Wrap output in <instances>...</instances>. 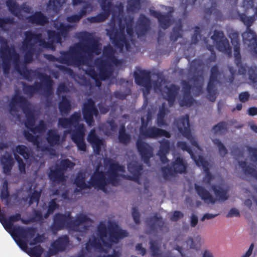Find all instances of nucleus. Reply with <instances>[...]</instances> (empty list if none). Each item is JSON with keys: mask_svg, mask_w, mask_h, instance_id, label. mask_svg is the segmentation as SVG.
Listing matches in <instances>:
<instances>
[{"mask_svg": "<svg viewBox=\"0 0 257 257\" xmlns=\"http://www.w3.org/2000/svg\"><path fill=\"white\" fill-rule=\"evenodd\" d=\"M23 135L25 139L29 142L32 143L34 145H38L39 143L38 136H34L28 131H24Z\"/></svg>", "mask_w": 257, "mask_h": 257, "instance_id": "338daca9", "label": "nucleus"}, {"mask_svg": "<svg viewBox=\"0 0 257 257\" xmlns=\"http://www.w3.org/2000/svg\"><path fill=\"white\" fill-rule=\"evenodd\" d=\"M87 140L91 145L94 153L96 155H100L101 152V147L105 145L104 140L100 138L97 136L94 128L90 130Z\"/></svg>", "mask_w": 257, "mask_h": 257, "instance_id": "412c9836", "label": "nucleus"}, {"mask_svg": "<svg viewBox=\"0 0 257 257\" xmlns=\"http://www.w3.org/2000/svg\"><path fill=\"white\" fill-rule=\"evenodd\" d=\"M174 124L177 127L179 132L190 142L192 146L196 147H198L197 141L192 136L190 129L189 116L188 114H185L175 119Z\"/></svg>", "mask_w": 257, "mask_h": 257, "instance_id": "9b49d317", "label": "nucleus"}, {"mask_svg": "<svg viewBox=\"0 0 257 257\" xmlns=\"http://www.w3.org/2000/svg\"><path fill=\"white\" fill-rule=\"evenodd\" d=\"M242 39L244 43H247L251 53L257 55V35L251 29H247L242 34Z\"/></svg>", "mask_w": 257, "mask_h": 257, "instance_id": "a878e982", "label": "nucleus"}, {"mask_svg": "<svg viewBox=\"0 0 257 257\" xmlns=\"http://www.w3.org/2000/svg\"><path fill=\"white\" fill-rule=\"evenodd\" d=\"M44 78L45 87L42 90L43 95L45 98V105L50 107L52 104L53 86L54 81L51 76L47 74H40Z\"/></svg>", "mask_w": 257, "mask_h": 257, "instance_id": "6ab92c4d", "label": "nucleus"}, {"mask_svg": "<svg viewBox=\"0 0 257 257\" xmlns=\"http://www.w3.org/2000/svg\"><path fill=\"white\" fill-rule=\"evenodd\" d=\"M58 108L62 115H67L72 108L70 100L66 95L62 96L61 100L59 102Z\"/></svg>", "mask_w": 257, "mask_h": 257, "instance_id": "4c0bfd02", "label": "nucleus"}, {"mask_svg": "<svg viewBox=\"0 0 257 257\" xmlns=\"http://www.w3.org/2000/svg\"><path fill=\"white\" fill-rule=\"evenodd\" d=\"M231 43L233 46L234 62L238 68V73L241 75H245L247 71L248 79L252 83H257V67H248L246 64H243L240 53V43L238 32H234L229 35Z\"/></svg>", "mask_w": 257, "mask_h": 257, "instance_id": "423d86ee", "label": "nucleus"}, {"mask_svg": "<svg viewBox=\"0 0 257 257\" xmlns=\"http://www.w3.org/2000/svg\"><path fill=\"white\" fill-rule=\"evenodd\" d=\"M183 29L181 23L176 24L173 28L170 35V41L175 42L182 37Z\"/></svg>", "mask_w": 257, "mask_h": 257, "instance_id": "a19ab883", "label": "nucleus"}, {"mask_svg": "<svg viewBox=\"0 0 257 257\" xmlns=\"http://www.w3.org/2000/svg\"><path fill=\"white\" fill-rule=\"evenodd\" d=\"M220 75L218 66L213 65L210 69V74L207 86V97L211 101H214L216 98V84L219 82L218 77Z\"/></svg>", "mask_w": 257, "mask_h": 257, "instance_id": "f8f14e48", "label": "nucleus"}, {"mask_svg": "<svg viewBox=\"0 0 257 257\" xmlns=\"http://www.w3.org/2000/svg\"><path fill=\"white\" fill-rule=\"evenodd\" d=\"M86 173L84 171H79L74 179V183L75 185L82 190L85 189L90 188V184L85 182Z\"/></svg>", "mask_w": 257, "mask_h": 257, "instance_id": "c9c22d12", "label": "nucleus"}, {"mask_svg": "<svg viewBox=\"0 0 257 257\" xmlns=\"http://www.w3.org/2000/svg\"><path fill=\"white\" fill-rule=\"evenodd\" d=\"M141 9L140 0H128L127 10L128 12H135Z\"/></svg>", "mask_w": 257, "mask_h": 257, "instance_id": "5fc2aeb1", "label": "nucleus"}, {"mask_svg": "<svg viewBox=\"0 0 257 257\" xmlns=\"http://www.w3.org/2000/svg\"><path fill=\"white\" fill-rule=\"evenodd\" d=\"M100 6L103 12L98 14L96 16L88 18L91 23H101L104 22L110 15L114 13V8H116L119 11L122 10L123 6L121 4L115 6L111 1L99 0Z\"/></svg>", "mask_w": 257, "mask_h": 257, "instance_id": "9d476101", "label": "nucleus"}, {"mask_svg": "<svg viewBox=\"0 0 257 257\" xmlns=\"http://www.w3.org/2000/svg\"><path fill=\"white\" fill-rule=\"evenodd\" d=\"M14 157L18 164V168L20 172L22 174L26 173V164L23 159L19 156V155L14 153Z\"/></svg>", "mask_w": 257, "mask_h": 257, "instance_id": "774afa93", "label": "nucleus"}, {"mask_svg": "<svg viewBox=\"0 0 257 257\" xmlns=\"http://www.w3.org/2000/svg\"><path fill=\"white\" fill-rule=\"evenodd\" d=\"M150 244L152 255L153 257H161V253L160 251V248L158 246L157 242L151 240L150 241Z\"/></svg>", "mask_w": 257, "mask_h": 257, "instance_id": "680f3d73", "label": "nucleus"}, {"mask_svg": "<svg viewBox=\"0 0 257 257\" xmlns=\"http://www.w3.org/2000/svg\"><path fill=\"white\" fill-rule=\"evenodd\" d=\"M107 35L116 48L121 51L125 46L127 51L130 50L131 45L125 34L124 25H120L119 29L113 26L107 30Z\"/></svg>", "mask_w": 257, "mask_h": 257, "instance_id": "6e6552de", "label": "nucleus"}, {"mask_svg": "<svg viewBox=\"0 0 257 257\" xmlns=\"http://www.w3.org/2000/svg\"><path fill=\"white\" fill-rule=\"evenodd\" d=\"M91 247L98 249H102V245L100 242V240L98 238L93 237L91 240L89 239L86 243L85 248L87 251H89Z\"/></svg>", "mask_w": 257, "mask_h": 257, "instance_id": "3c124183", "label": "nucleus"}, {"mask_svg": "<svg viewBox=\"0 0 257 257\" xmlns=\"http://www.w3.org/2000/svg\"><path fill=\"white\" fill-rule=\"evenodd\" d=\"M95 64L99 70V80H105L109 78L112 74V69L110 65L105 60L96 59Z\"/></svg>", "mask_w": 257, "mask_h": 257, "instance_id": "393cba45", "label": "nucleus"}, {"mask_svg": "<svg viewBox=\"0 0 257 257\" xmlns=\"http://www.w3.org/2000/svg\"><path fill=\"white\" fill-rule=\"evenodd\" d=\"M83 70L84 71L85 74L91 77L95 81L97 86H100L101 82L99 80L98 74L95 71L93 66L89 65L87 69H83Z\"/></svg>", "mask_w": 257, "mask_h": 257, "instance_id": "09e8293b", "label": "nucleus"}, {"mask_svg": "<svg viewBox=\"0 0 257 257\" xmlns=\"http://www.w3.org/2000/svg\"><path fill=\"white\" fill-rule=\"evenodd\" d=\"M191 85L187 81L183 82L182 98L179 101V104L181 106H191L194 102V99L191 95Z\"/></svg>", "mask_w": 257, "mask_h": 257, "instance_id": "bb28decb", "label": "nucleus"}, {"mask_svg": "<svg viewBox=\"0 0 257 257\" xmlns=\"http://www.w3.org/2000/svg\"><path fill=\"white\" fill-rule=\"evenodd\" d=\"M60 139V136L58 134L57 130L50 129L48 131L46 140L50 146L54 147L59 144Z\"/></svg>", "mask_w": 257, "mask_h": 257, "instance_id": "e433bc0d", "label": "nucleus"}, {"mask_svg": "<svg viewBox=\"0 0 257 257\" xmlns=\"http://www.w3.org/2000/svg\"><path fill=\"white\" fill-rule=\"evenodd\" d=\"M44 249L40 245L30 248L28 253L31 257H41Z\"/></svg>", "mask_w": 257, "mask_h": 257, "instance_id": "13d9d810", "label": "nucleus"}, {"mask_svg": "<svg viewBox=\"0 0 257 257\" xmlns=\"http://www.w3.org/2000/svg\"><path fill=\"white\" fill-rule=\"evenodd\" d=\"M84 126L83 124H79L77 128H75L71 135V139L74 143L84 140Z\"/></svg>", "mask_w": 257, "mask_h": 257, "instance_id": "79ce46f5", "label": "nucleus"}, {"mask_svg": "<svg viewBox=\"0 0 257 257\" xmlns=\"http://www.w3.org/2000/svg\"><path fill=\"white\" fill-rule=\"evenodd\" d=\"M78 38L82 42L71 47L69 51H62L60 57H56L52 54H47L45 55V58L50 61L79 67L86 64L87 59L86 56L79 53L80 51L89 57L93 54L98 55L100 54V44L92 33L86 31L81 32L79 33Z\"/></svg>", "mask_w": 257, "mask_h": 257, "instance_id": "f257e3e1", "label": "nucleus"}, {"mask_svg": "<svg viewBox=\"0 0 257 257\" xmlns=\"http://www.w3.org/2000/svg\"><path fill=\"white\" fill-rule=\"evenodd\" d=\"M140 136L145 139H157L162 136L167 138L171 137V134L169 132L156 126L149 127L141 134Z\"/></svg>", "mask_w": 257, "mask_h": 257, "instance_id": "4be33fe9", "label": "nucleus"}, {"mask_svg": "<svg viewBox=\"0 0 257 257\" xmlns=\"http://www.w3.org/2000/svg\"><path fill=\"white\" fill-rule=\"evenodd\" d=\"M118 138L119 142L124 145L129 144L131 141V136L126 133L124 125H122L119 128Z\"/></svg>", "mask_w": 257, "mask_h": 257, "instance_id": "de8ad7c7", "label": "nucleus"}, {"mask_svg": "<svg viewBox=\"0 0 257 257\" xmlns=\"http://www.w3.org/2000/svg\"><path fill=\"white\" fill-rule=\"evenodd\" d=\"M215 44L216 49L218 51L224 53L228 55V56H231V48L230 46L229 41L226 37L223 38V39L219 41L216 43Z\"/></svg>", "mask_w": 257, "mask_h": 257, "instance_id": "58836bf2", "label": "nucleus"}, {"mask_svg": "<svg viewBox=\"0 0 257 257\" xmlns=\"http://www.w3.org/2000/svg\"><path fill=\"white\" fill-rule=\"evenodd\" d=\"M135 81L136 83L141 86H144L147 90L151 88V76L150 72L142 70L139 73H134Z\"/></svg>", "mask_w": 257, "mask_h": 257, "instance_id": "5701e85b", "label": "nucleus"}, {"mask_svg": "<svg viewBox=\"0 0 257 257\" xmlns=\"http://www.w3.org/2000/svg\"><path fill=\"white\" fill-rule=\"evenodd\" d=\"M47 130V126L44 121L41 120L39 124L37 125H34L33 127L30 131L33 134H36L37 133L42 134L44 133Z\"/></svg>", "mask_w": 257, "mask_h": 257, "instance_id": "bf43d9fd", "label": "nucleus"}, {"mask_svg": "<svg viewBox=\"0 0 257 257\" xmlns=\"http://www.w3.org/2000/svg\"><path fill=\"white\" fill-rule=\"evenodd\" d=\"M19 71V74L25 80L31 82L34 77H37L39 78L41 82H35L33 85H29L25 82L22 83L23 90L24 93L30 96H33L35 93L42 91L45 87L44 78L40 74H45L31 69H25V71Z\"/></svg>", "mask_w": 257, "mask_h": 257, "instance_id": "0eeeda50", "label": "nucleus"}, {"mask_svg": "<svg viewBox=\"0 0 257 257\" xmlns=\"http://www.w3.org/2000/svg\"><path fill=\"white\" fill-rule=\"evenodd\" d=\"M48 178L52 182L59 184L66 181L65 173L56 166L54 169H51L48 173Z\"/></svg>", "mask_w": 257, "mask_h": 257, "instance_id": "7c9ffc66", "label": "nucleus"}, {"mask_svg": "<svg viewBox=\"0 0 257 257\" xmlns=\"http://www.w3.org/2000/svg\"><path fill=\"white\" fill-rule=\"evenodd\" d=\"M17 244L20 246L21 248L24 250L27 248V241L29 238H33L35 235L30 236L27 235L25 237H22L21 236H18L16 235H11Z\"/></svg>", "mask_w": 257, "mask_h": 257, "instance_id": "49530a36", "label": "nucleus"}, {"mask_svg": "<svg viewBox=\"0 0 257 257\" xmlns=\"http://www.w3.org/2000/svg\"><path fill=\"white\" fill-rule=\"evenodd\" d=\"M239 17L240 21L246 26L247 29H250V27L255 20L254 15L248 17L244 13L239 14Z\"/></svg>", "mask_w": 257, "mask_h": 257, "instance_id": "603ef678", "label": "nucleus"}, {"mask_svg": "<svg viewBox=\"0 0 257 257\" xmlns=\"http://www.w3.org/2000/svg\"><path fill=\"white\" fill-rule=\"evenodd\" d=\"M74 166V164L68 159H63L60 161V165H57L56 166L60 168L63 172H65L68 168H72Z\"/></svg>", "mask_w": 257, "mask_h": 257, "instance_id": "052dcab7", "label": "nucleus"}, {"mask_svg": "<svg viewBox=\"0 0 257 257\" xmlns=\"http://www.w3.org/2000/svg\"><path fill=\"white\" fill-rule=\"evenodd\" d=\"M16 152L22 156L24 159L28 162L32 156V153L29 148L25 145H19L16 147Z\"/></svg>", "mask_w": 257, "mask_h": 257, "instance_id": "a18cd8bd", "label": "nucleus"}, {"mask_svg": "<svg viewBox=\"0 0 257 257\" xmlns=\"http://www.w3.org/2000/svg\"><path fill=\"white\" fill-rule=\"evenodd\" d=\"M213 143L217 147L220 155L224 157L228 153V150L223 144L218 139L212 140Z\"/></svg>", "mask_w": 257, "mask_h": 257, "instance_id": "864d4df0", "label": "nucleus"}, {"mask_svg": "<svg viewBox=\"0 0 257 257\" xmlns=\"http://www.w3.org/2000/svg\"><path fill=\"white\" fill-rule=\"evenodd\" d=\"M108 231L109 241L111 243H117L128 234L126 230L121 229L118 224L113 221L108 222Z\"/></svg>", "mask_w": 257, "mask_h": 257, "instance_id": "f3484780", "label": "nucleus"}, {"mask_svg": "<svg viewBox=\"0 0 257 257\" xmlns=\"http://www.w3.org/2000/svg\"><path fill=\"white\" fill-rule=\"evenodd\" d=\"M160 147L158 153H169L170 150V143L168 140L165 139L160 141Z\"/></svg>", "mask_w": 257, "mask_h": 257, "instance_id": "4d7b16f0", "label": "nucleus"}, {"mask_svg": "<svg viewBox=\"0 0 257 257\" xmlns=\"http://www.w3.org/2000/svg\"><path fill=\"white\" fill-rule=\"evenodd\" d=\"M53 27L58 32L52 30L47 31L48 42H46L43 38L41 33H35L31 31H29L28 33L29 35L28 36V39H29L30 36H33L35 39V42L38 43L40 47L46 49H54V44H61L62 37L66 38L67 36L71 26L70 25L65 24L63 22H61L57 18L53 22Z\"/></svg>", "mask_w": 257, "mask_h": 257, "instance_id": "f03ea898", "label": "nucleus"}, {"mask_svg": "<svg viewBox=\"0 0 257 257\" xmlns=\"http://www.w3.org/2000/svg\"><path fill=\"white\" fill-rule=\"evenodd\" d=\"M25 114L26 121L25 123L26 127L30 131L33 127L35 123V118L34 113L30 109L28 106V108L26 109Z\"/></svg>", "mask_w": 257, "mask_h": 257, "instance_id": "c03bdc74", "label": "nucleus"}, {"mask_svg": "<svg viewBox=\"0 0 257 257\" xmlns=\"http://www.w3.org/2000/svg\"><path fill=\"white\" fill-rule=\"evenodd\" d=\"M187 166V163L183 157L178 156L172 162L170 166L167 165L161 168L163 177L167 180L169 177H173L176 174L185 173Z\"/></svg>", "mask_w": 257, "mask_h": 257, "instance_id": "1a4fd4ad", "label": "nucleus"}, {"mask_svg": "<svg viewBox=\"0 0 257 257\" xmlns=\"http://www.w3.org/2000/svg\"><path fill=\"white\" fill-rule=\"evenodd\" d=\"M0 57L2 60V67L5 75H8L11 69V62L12 61L15 70L19 73V71H25L27 69L26 65L21 67L20 57L19 54L14 48L10 47L7 39L3 37L0 38Z\"/></svg>", "mask_w": 257, "mask_h": 257, "instance_id": "39448f33", "label": "nucleus"}, {"mask_svg": "<svg viewBox=\"0 0 257 257\" xmlns=\"http://www.w3.org/2000/svg\"><path fill=\"white\" fill-rule=\"evenodd\" d=\"M203 79V77L202 76H195L193 77L194 82L195 85L194 88L197 90V95H199L202 91Z\"/></svg>", "mask_w": 257, "mask_h": 257, "instance_id": "e2e57ef3", "label": "nucleus"}, {"mask_svg": "<svg viewBox=\"0 0 257 257\" xmlns=\"http://www.w3.org/2000/svg\"><path fill=\"white\" fill-rule=\"evenodd\" d=\"M0 162L4 173L7 175H10L14 165V161L12 155L9 153H6L1 157Z\"/></svg>", "mask_w": 257, "mask_h": 257, "instance_id": "c756f323", "label": "nucleus"}, {"mask_svg": "<svg viewBox=\"0 0 257 257\" xmlns=\"http://www.w3.org/2000/svg\"><path fill=\"white\" fill-rule=\"evenodd\" d=\"M71 126H73L75 128H77L79 125V122L81 120V115L80 112H74L72 115L68 117Z\"/></svg>", "mask_w": 257, "mask_h": 257, "instance_id": "6e6d98bb", "label": "nucleus"}, {"mask_svg": "<svg viewBox=\"0 0 257 257\" xmlns=\"http://www.w3.org/2000/svg\"><path fill=\"white\" fill-rule=\"evenodd\" d=\"M64 3L63 0H49L48 7L52 9L54 11L57 12L62 6Z\"/></svg>", "mask_w": 257, "mask_h": 257, "instance_id": "0e129e2a", "label": "nucleus"}, {"mask_svg": "<svg viewBox=\"0 0 257 257\" xmlns=\"http://www.w3.org/2000/svg\"><path fill=\"white\" fill-rule=\"evenodd\" d=\"M115 52V50L110 45H108L104 47L103 55L107 59L115 63L117 60L114 57Z\"/></svg>", "mask_w": 257, "mask_h": 257, "instance_id": "8fccbe9b", "label": "nucleus"}, {"mask_svg": "<svg viewBox=\"0 0 257 257\" xmlns=\"http://www.w3.org/2000/svg\"><path fill=\"white\" fill-rule=\"evenodd\" d=\"M124 167L117 162L110 163L107 172L108 178L105 176V174L102 171L96 170L90 177L89 184L90 186L98 188L100 190L105 191V187L107 184H110L112 186H116L118 183V172H123Z\"/></svg>", "mask_w": 257, "mask_h": 257, "instance_id": "7ed1b4c3", "label": "nucleus"}, {"mask_svg": "<svg viewBox=\"0 0 257 257\" xmlns=\"http://www.w3.org/2000/svg\"><path fill=\"white\" fill-rule=\"evenodd\" d=\"M211 188L219 200L225 201L228 199L227 192L226 190L216 185H211Z\"/></svg>", "mask_w": 257, "mask_h": 257, "instance_id": "37998d69", "label": "nucleus"}, {"mask_svg": "<svg viewBox=\"0 0 257 257\" xmlns=\"http://www.w3.org/2000/svg\"><path fill=\"white\" fill-rule=\"evenodd\" d=\"M150 20L144 14H141L136 22L135 28L136 33L139 38L145 36L150 31Z\"/></svg>", "mask_w": 257, "mask_h": 257, "instance_id": "aec40b11", "label": "nucleus"}, {"mask_svg": "<svg viewBox=\"0 0 257 257\" xmlns=\"http://www.w3.org/2000/svg\"><path fill=\"white\" fill-rule=\"evenodd\" d=\"M19 104L24 112H26V108H28L29 103L27 99L22 95H15L11 99L9 104L10 111L17 112L18 111L17 104Z\"/></svg>", "mask_w": 257, "mask_h": 257, "instance_id": "c85d7f7f", "label": "nucleus"}, {"mask_svg": "<svg viewBox=\"0 0 257 257\" xmlns=\"http://www.w3.org/2000/svg\"><path fill=\"white\" fill-rule=\"evenodd\" d=\"M6 4L10 13L16 17H19L22 11L27 14L31 13L32 9L26 3H23L20 6L15 0H7Z\"/></svg>", "mask_w": 257, "mask_h": 257, "instance_id": "b1692460", "label": "nucleus"}, {"mask_svg": "<svg viewBox=\"0 0 257 257\" xmlns=\"http://www.w3.org/2000/svg\"><path fill=\"white\" fill-rule=\"evenodd\" d=\"M227 123L225 121H221L214 125L212 130L215 134L223 133L227 131Z\"/></svg>", "mask_w": 257, "mask_h": 257, "instance_id": "69168bd1", "label": "nucleus"}, {"mask_svg": "<svg viewBox=\"0 0 257 257\" xmlns=\"http://www.w3.org/2000/svg\"><path fill=\"white\" fill-rule=\"evenodd\" d=\"M82 111L85 121L89 126H92L94 123L93 116H97L98 115V111L95 107L94 101L91 98L88 99L83 103Z\"/></svg>", "mask_w": 257, "mask_h": 257, "instance_id": "4468645a", "label": "nucleus"}, {"mask_svg": "<svg viewBox=\"0 0 257 257\" xmlns=\"http://www.w3.org/2000/svg\"><path fill=\"white\" fill-rule=\"evenodd\" d=\"M97 230L98 235L103 244L106 246L110 245L107 240V228L105 224L100 222L97 226Z\"/></svg>", "mask_w": 257, "mask_h": 257, "instance_id": "ea45409f", "label": "nucleus"}, {"mask_svg": "<svg viewBox=\"0 0 257 257\" xmlns=\"http://www.w3.org/2000/svg\"><path fill=\"white\" fill-rule=\"evenodd\" d=\"M52 244L54 246L56 250L60 252H63L69 245V237L67 235H62L58 237Z\"/></svg>", "mask_w": 257, "mask_h": 257, "instance_id": "72a5a7b5", "label": "nucleus"}, {"mask_svg": "<svg viewBox=\"0 0 257 257\" xmlns=\"http://www.w3.org/2000/svg\"><path fill=\"white\" fill-rule=\"evenodd\" d=\"M29 31L25 32V39L22 43L23 49L25 51L24 58L25 63L26 64L31 63L33 60V55L35 52L34 46L38 43L35 42V39L33 36H30L28 39Z\"/></svg>", "mask_w": 257, "mask_h": 257, "instance_id": "2eb2a0df", "label": "nucleus"}, {"mask_svg": "<svg viewBox=\"0 0 257 257\" xmlns=\"http://www.w3.org/2000/svg\"><path fill=\"white\" fill-rule=\"evenodd\" d=\"M167 14H163L160 12L153 10H150V13L153 17L157 19L159 26L166 30L172 24V16L171 13L173 12V8Z\"/></svg>", "mask_w": 257, "mask_h": 257, "instance_id": "a211bd4d", "label": "nucleus"}, {"mask_svg": "<svg viewBox=\"0 0 257 257\" xmlns=\"http://www.w3.org/2000/svg\"><path fill=\"white\" fill-rule=\"evenodd\" d=\"M179 87L175 84L170 86H165L162 91L164 98L168 101L170 106H172L176 100V96L179 90Z\"/></svg>", "mask_w": 257, "mask_h": 257, "instance_id": "cd10ccee", "label": "nucleus"}, {"mask_svg": "<svg viewBox=\"0 0 257 257\" xmlns=\"http://www.w3.org/2000/svg\"><path fill=\"white\" fill-rule=\"evenodd\" d=\"M194 188L197 194L205 203L212 204L215 203L216 199L204 187L195 184Z\"/></svg>", "mask_w": 257, "mask_h": 257, "instance_id": "2f4dec72", "label": "nucleus"}, {"mask_svg": "<svg viewBox=\"0 0 257 257\" xmlns=\"http://www.w3.org/2000/svg\"><path fill=\"white\" fill-rule=\"evenodd\" d=\"M136 148L142 160L150 166V159L154 156L153 147L148 143L138 139L136 142Z\"/></svg>", "mask_w": 257, "mask_h": 257, "instance_id": "dca6fc26", "label": "nucleus"}, {"mask_svg": "<svg viewBox=\"0 0 257 257\" xmlns=\"http://www.w3.org/2000/svg\"><path fill=\"white\" fill-rule=\"evenodd\" d=\"M27 19L29 22L40 26H44L49 22L48 18L41 12H36Z\"/></svg>", "mask_w": 257, "mask_h": 257, "instance_id": "f704fd0d", "label": "nucleus"}, {"mask_svg": "<svg viewBox=\"0 0 257 257\" xmlns=\"http://www.w3.org/2000/svg\"><path fill=\"white\" fill-rule=\"evenodd\" d=\"M146 223L148 227L146 232L147 234H154L156 235L159 231L163 232L164 231H168V228L162 217L158 216L157 213L148 218L146 220Z\"/></svg>", "mask_w": 257, "mask_h": 257, "instance_id": "ddd939ff", "label": "nucleus"}, {"mask_svg": "<svg viewBox=\"0 0 257 257\" xmlns=\"http://www.w3.org/2000/svg\"><path fill=\"white\" fill-rule=\"evenodd\" d=\"M89 221H90V218L83 214L77 215L76 218L73 219L70 212L65 214L57 213L53 217V222L51 226V229L53 233L65 228L77 231L79 225Z\"/></svg>", "mask_w": 257, "mask_h": 257, "instance_id": "20e7f679", "label": "nucleus"}, {"mask_svg": "<svg viewBox=\"0 0 257 257\" xmlns=\"http://www.w3.org/2000/svg\"><path fill=\"white\" fill-rule=\"evenodd\" d=\"M127 169L129 172L132 174L131 179L135 181H139L141 172L143 169V165L136 161L131 162L127 165Z\"/></svg>", "mask_w": 257, "mask_h": 257, "instance_id": "473e14b6", "label": "nucleus"}]
</instances>
